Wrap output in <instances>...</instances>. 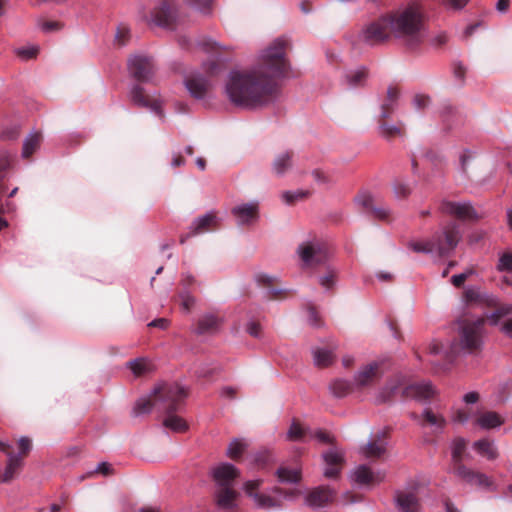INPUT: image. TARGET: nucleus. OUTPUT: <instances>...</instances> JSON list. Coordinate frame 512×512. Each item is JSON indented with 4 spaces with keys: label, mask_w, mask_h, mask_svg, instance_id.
Returning <instances> with one entry per match:
<instances>
[{
    "label": "nucleus",
    "mask_w": 512,
    "mask_h": 512,
    "mask_svg": "<svg viewBox=\"0 0 512 512\" xmlns=\"http://www.w3.org/2000/svg\"><path fill=\"white\" fill-rule=\"evenodd\" d=\"M329 388L335 397L342 398L352 392L353 384L347 380L336 379L330 383Z\"/></svg>",
    "instance_id": "c9c22d12"
},
{
    "label": "nucleus",
    "mask_w": 512,
    "mask_h": 512,
    "mask_svg": "<svg viewBox=\"0 0 512 512\" xmlns=\"http://www.w3.org/2000/svg\"><path fill=\"white\" fill-rule=\"evenodd\" d=\"M187 4L197 7L203 12L210 11L212 0H184Z\"/></svg>",
    "instance_id": "bf43d9fd"
},
{
    "label": "nucleus",
    "mask_w": 512,
    "mask_h": 512,
    "mask_svg": "<svg viewBox=\"0 0 512 512\" xmlns=\"http://www.w3.org/2000/svg\"><path fill=\"white\" fill-rule=\"evenodd\" d=\"M483 324V319H478L476 321H465L462 324L461 343L451 344L449 350L445 352L447 364H450L453 361L460 348H464L469 352H474L480 348Z\"/></svg>",
    "instance_id": "39448f33"
},
{
    "label": "nucleus",
    "mask_w": 512,
    "mask_h": 512,
    "mask_svg": "<svg viewBox=\"0 0 512 512\" xmlns=\"http://www.w3.org/2000/svg\"><path fill=\"white\" fill-rule=\"evenodd\" d=\"M364 41L378 45L391 38L400 40L408 49L415 50L426 39L425 15L420 1L391 11L369 23L363 31Z\"/></svg>",
    "instance_id": "f03ea898"
},
{
    "label": "nucleus",
    "mask_w": 512,
    "mask_h": 512,
    "mask_svg": "<svg viewBox=\"0 0 512 512\" xmlns=\"http://www.w3.org/2000/svg\"><path fill=\"white\" fill-rule=\"evenodd\" d=\"M246 444L242 441L235 439L233 440L227 449V456L232 460H238L243 452L245 451Z\"/></svg>",
    "instance_id": "49530a36"
},
{
    "label": "nucleus",
    "mask_w": 512,
    "mask_h": 512,
    "mask_svg": "<svg viewBox=\"0 0 512 512\" xmlns=\"http://www.w3.org/2000/svg\"><path fill=\"white\" fill-rule=\"evenodd\" d=\"M218 228V219L214 213H208L204 216L197 218L190 226L188 233L180 236V243L184 244L190 237L203 234Z\"/></svg>",
    "instance_id": "4468645a"
},
{
    "label": "nucleus",
    "mask_w": 512,
    "mask_h": 512,
    "mask_svg": "<svg viewBox=\"0 0 512 512\" xmlns=\"http://www.w3.org/2000/svg\"><path fill=\"white\" fill-rule=\"evenodd\" d=\"M128 70L137 81L150 82L155 73V65L151 57L135 54L128 59Z\"/></svg>",
    "instance_id": "0eeeda50"
},
{
    "label": "nucleus",
    "mask_w": 512,
    "mask_h": 512,
    "mask_svg": "<svg viewBox=\"0 0 512 512\" xmlns=\"http://www.w3.org/2000/svg\"><path fill=\"white\" fill-rule=\"evenodd\" d=\"M132 373L137 376H143L152 370V364L148 359L138 358L127 363Z\"/></svg>",
    "instance_id": "e433bc0d"
},
{
    "label": "nucleus",
    "mask_w": 512,
    "mask_h": 512,
    "mask_svg": "<svg viewBox=\"0 0 512 512\" xmlns=\"http://www.w3.org/2000/svg\"><path fill=\"white\" fill-rule=\"evenodd\" d=\"M452 472L457 478L468 485L486 488L493 491L496 489L494 481L490 477L482 472L467 467L465 464H458L456 469Z\"/></svg>",
    "instance_id": "1a4fd4ad"
},
{
    "label": "nucleus",
    "mask_w": 512,
    "mask_h": 512,
    "mask_svg": "<svg viewBox=\"0 0 512 512\" xmlns=\"http://www.w3.org/2000/svg\"><path fill=\"white\" fill-rule=\"evenodd\" d=\"M383 374L381 364L372 362L365 365L355 376V384L359 388H364L374 384Z\"/></svg>",
    "instance_id": "dca6fc26"
},
{
    "label": "nucleus",
    "mask_w": 512,
    "mask_h": 512,
    "mask_svg": "<svg viewBox=\"0 0 512 512\" xmlns=\"http://www.w3.org/2000/svg\"><path fill=\"white\" fill-rule=\"evenodd\" d=\"M254 500L260 508L270 509L278 506V501L271 496L255 493Z\"/></svg>",
    "instance_id": "de8ad7c7"
},
{
    "label": "nucleus",
    "mask_w": 512,
    "mask_h": 512,
    "mask_svg": "<svg viewBox=\"0 0 512 512\" xmlns=\"http://www.w3.org/2000/svg\"><path fill=\"white\" fill-rule=\"evenodd\" d=\"M431 103V98L426 94H416L413 98V104L416 109L423 110Z\"/></svg>",
    "instance_id": "603ef678"
},
{
    "label": "nucleus",
    "mask_w": 512,
    "mask_h": 512,
    "mask_svg": "<svg viewBox=\"0 0 512 512\" xmlns=\"http://www.w3.org/2000/svg\"><path fill=\"white\" fill-rule=\"evenodd\" d=\"M367 77V70L360 68L355 71H350L346 75V80L351 87H357L363 84Z\"/></svg>",
    "instance_id": "c03bdc74"
},
{
    "label": "nucleus",
    "mask_w": 512,
    "mask_h": 512,
    "mask_svg": "<svg viewBox=\"0 0 512 512\" xmlns=\"http://www.w3.org/2000/svg\"><path fill=\"white\" fill-rule=\"evenodd\" d=\"M408 247L417 253H432L437 252L434 238L423 240V241H411L408 243Z\"/></svg>",
    "instance_id": "79ce46f5"
},
{
    "label": "nucleus",
    "mask_w": 512,
    "mask_h": 512,
    "mask_svg": "<svg viewBox=\"0 0 512 512\" xmlns=\"http://www.w3.org/2000/svg\"><path fill=\"white\" fill-rule=\"evenodd\" d=\"M399 394L403 399L411 398L418 401H426L434 396L435 390L430 382L407 384L404 377L396 376L389 380L386 386L380 391L378 401L380 403L390 402Z\"/></svg>",
    "instance_id": "20e7f679"
},
{
    "label": "nucleus",
    "mask_w": 512,
    "mask_h": 512,
    "mask_svg": "<svg viewBox=\"0 0 512 512\" xmlns=\"http://www.w3.org/2000/svg\"><path fill=\"white\" fill-rule=\"evenodd\" d=\"M504 423V419L500 414L494 411H485L479 413L476 418V424L482 429H493L501 426Z\"/></svg>",
    "instance_id": "7c9ffc66"
},
{
    "label": "nucleus",
    "mask_w": 512,
    "mask_h": 512,
    "mask_svg": "<svg viewBox=\"0 0 512 512\" xmlns=\"http://www.w3.org/2000/svg\"><path fill=\"white\" fill-rule=\"evenodd\" d=\"M389 431L384 430L375 435L374 439L362 448V452L367 458H379L386 452V438Z\"/></svg>",
    "instance_id": "412c9836"
},
{
    "label": "nucleus",
    "mask_w": 512,
    "mask_h": 512,
    "mask_svg": "<svg viewBox=\"0 0 512 512\" xmlns=\"http://www.w3.org/2000/svg\"><path fill=\"white\" fill-rule=\"evenodd\" d=\"M129 98L133 105L149 109L156 114H161V103L157 97L148 94L140 84H134L129 92Z\"/></svg>",
    "instance_id": "9d476101"
},
{
    "label": "nucleus",
    "mask_w": 512,
    "mask_h": 512,
    "mask_svg": "<svg viewBox=\"0 0 512 512\" xmlns=\"http://www.w3.org/2000/svg\"><path fill=\"white\" fill-rule=\"evenodd\" d=\"M157 401L162 403V411L166 413L163 421L164 427L171 429L174 432H185L188 429L186 421L180 416L176 415L187 396L183 387L178 384L163 383L157 389Z\"/></svg>",
    "instance_id": "7ed1b4c3"
},
{
    "label": "nucleus",
    "mask_w": 512,
    "mask_h": 512,
    "mask_svg": "<svg viewBox=\"0 0 512 512\" xmlns=\"http://www.w3.org/2000/svg\"><path fill=\"white\" fill-rule=\"evenodd\" d=\"M355 203L363 210L370 213L374 218L388 221L390 219V210L384 206H377L376 199L367 191L360 192L355 197Z\"/></svg>",
    "instance_id": "f8f14e48"
},
{
    "label": "nucleus",
    "mask_w": 512,
    "mask_h": 512,
    "mask_svg": "<svg viewBox=\"0 0 512 512\" xmlns=\"http://www.w3.org/2000/svg\"><path fill=\"white\" fill-rule=\"evenodd\" d=\"M114 473V470L112 468V465L108 462H102L98 465L97 469L92 472L90 475H94V474H102L104 476H109V475H112Z\"/></svg>",
    "instance_id": "680f3d73"
},
{
    "label": "nucleus",
    "mask_w": 512,
    "mask_h": 512,
    "mask_svg": "<svg viewBox=\"0 0 512 512\" xmlns=\"http://www.w3.org/2000/svg\"><path fill=\"white\" fill-rule=\"evenodd\" d=\"M499 271H512V253H504L497 265Z\"/></svg>",
    "instance_id": "864d4df0"
},
{
    "label": "nucleus",
    "mask_w": 512,
    "mask_h": 512,
    "mask_svg": "<svg viewBox=\"0 0 512 512\" xmlns=\"http://www.w3.org/2000/svg\"><path fill=\"white\" fill-rule=\"evenodd\" d=\"M18 447L20 450V454L18 456H20L23 459L28 455L32 448L31 440L28 437L20 438V440L18 441Z\"/></svg>",
    "instance_id": "13d9d810"
},
{
    "label": "nucleus",
    "mask_w": 512,
    "mask_h": 512,
    "mask_svg": "<svg viewBox=\"0 0 512 512\" xmlns=\"http://www.w3.org/2000/svg\"><path fill=\"white\" fill-rule=\"evenodd\" d=\"M231 213L237 219L239 225L249 224L258 218V204L246 203L238 205L232 208Z\"/></svg>",
    "instance_id": "4be33fe9"
},
{
    "label": "nucleus",
    "mask_w": 512,
    "mask_h": 512,
    "mask_svg": "<svg viewBox=\"0 0 512 512\" xmlns=\"http://www.w3.org/2000/svg\"><path fill=\"white\" fill-rule=\"evenodd\" d=\"M466 450L465 439L458 437L454 439L452 444V471L456 469L457 465H464L463 455Z\"/></svg>",
    "instance_id": "72a5a7b5"
},
{
    "label": "nucleus",
    "mask_w": 512,
    "mask_h": 512,
    "mask_svg": "<svg viewBox=\"0 0 512 512\" xmlns=\"http://www.w3.org/2000/svg\"><path fill=\"white\" fill-rule=\"evenodd\" d=\"M473 273V270H468L464 273H461V274H457V275H453L452 278H451V282L452 284L457 287V288H460L463 286V284L465 283V281L467 280V278L472 275Z\"/></svg>",
    "instance_id": "052dcab7"
},
{
    "label": "nucleus",
    "mask_w": 512,
    "mask_h": 512,
    "mask_svg": "<svg viewBox=\"0 0 512 512\" xmlns=\"http://www.w3.org/2000/svg\"><path fill=\"white\" fill-rule=\"evenodd\" d=\"M255 463L259 467L266 466L270 461V454L267 451L260 452L255 456Z\"/></svg>",
    "instance_id": "338daca9"
},
{
    "label": "nucleus",
    "mask_w": 512,
    "mask_h": 512,
    "mask_svg": "<svg viewBox=\"0 0 512 512\" xmlns=\"http://www.w3.org/2000/svg\"><path fill=\"white\" fill-rule=\"evenodd\" d=\"M335 492L327 486H320L311 490L306 496V503L314 508L324 507L334 499Z\"/></svg>",
    "instance_id": "6ab92c4d"
},
{
    "label": "nucleus",
    "mask_w": 512,
    "mask_h": 512,
    "mask_svg": "<svg viewBox=\"0 0 512 512\" xmlns=\"http://www.w3.org/2000/svg\"><path fill=\"white\" fill-rule=\"evenodd\" d=\"M203 68L206 74L210 77L215 76L220 73L222 70V66L219 61L212 60L204 63Z\"/></svg>",
    "instance_id": "3c124183"
},
{
    "label": "nucleus",
    "mask_w": 512,
    "mask_h": 512,
    "mask_svg": "<svg viewBox=\"0 0 512 512\" xmlns=\"http://www.w3.org/2000/svg\"><path fill=\"white\" fill-rule=\"evenodd\" d=\"M433 238L438 255L440 257L448 256L461 239L459 225L455 222L448 223L441 232L435 233Z\"/></svg>",
    "instance_id": "423d86ee"
},
{
    "label": "nucleus",
    "mask_w": 512,
    "mask_h": 512,
    "mask_svg": "<svg viewBox=\"0 0 512 512\" xmlns=\"http://www.w3.org/2000/svg\"><path fill=\"white\" fill-rule=\"evenodd\" d=\"M310 430L301 425L297 419H293L287 432V439L290 441H302Z\"/></svg>",
    "instance_id": "4c0bfd02"
},
{
    "label": "nucleus",
    "mask_w": 512,
    "mask_h": 512,
    "mask_svg": "<svg viewBox=\"0 0 512 512\" xmlns=\"http://www.w3.org/2000/svg\"><path fill=\"white\" fill-rule=\"evenodd\" d=\"M474 449L480 455L486 457L489 460H494L498 457V452L495 446L488 439H480L473 444Z\"/></svg>",
    "instance_id": "473e14b6"
},
{
    "label": "nucleus",
    "mask_w": 512,
    "mask_h": 512,
    "mask_svg": "<svg viewBox=\"0 0 512 512\" xmlns=\"http://www.w3.org/2000/svg\"><path fill=\"white\" fill-rule=\"evenodd\" d=\"M42 142V135L39 132H35L27 137L23 144L22 157L30 158L31 155L39 148Z\"/></svg>",
    "instance_id": "f704fd0d"
},
{
    "label": "nucleus",
    "mask_w": 512,
    "mask_h": 512,
    "mask_svg": "<svg viewBox=\"0 0 512 512\" xmlns=\"http://www.w3.org/2000/svg\"><path fill=\"white\" fill-rule=\"evenodd\" d=\"M38 51V47L35 46L20 48L17 50V55L24 60H29L35 58L38 54Z\"/></svg>",
    "instance_id": "6e6d98bb"
},
{
    "label": "nucleus",
    "mask_w": 512,
    "mask_h": 512,
    "mask_svg": "<svg viewBox=\"0 0 512 512\" xmlns=\"http://www.w3.org/2000/svg\"><path fill=\"white\" fill-rule=\"evenodd\" d=\"M295 153L291 149L278 152L271 163L273 174L278 177L285 175L293 167Z\"/></svg>",
    "instance_id": "a211bd4d"
},
{
    "label": "nucleus",
    "mask_w": 512,
    "mask_h": 512,
    "mask_svg": "<svg viewBox=\"0 0 512 512\" xmlns=\"http://www.w3.org/2000/svg\"><path fill=\"white\" fill-rule=\"evenodd\" d=\"M236 492L231 486L221 487L217 493V505L221 508H230L233 505Z\"/></svg>",
    "instance_id": "58836bf2"
},
{
    "label": "nucleus",
    "mask_w": 512,
    "mask_h": 512,
    "mask_svg": "<svg viewBox=\"0 0 512 512\" xmlns=\"http://www.w3.org/2000/svg\"><path fill=\"white\" fill-rule=\"evenodd\" d=\"M261 483H262L261 480L247 481L245 483V491H246V493H248L250 496H252L254 498V494L257 493L256 490L259 488Z\"/></svg>",
    "instance_id": "69168bd1"
},
{
    "label": "nucleus",
    "mask_w": 512,
    "mask_h": 512,
    "mask_svg": "<svg viewBox=\"0 0 512 512\" xmlns=\"http://www.w3.org/2000/svg\"><path fill=\"white\" fill-rule=\"evenodd\" d=\"M8 457V463L1 477V481L4 483H8L14 479L23 466V460L20 456L12 453L11 455H8Z\"/></svg>",
    "instance_id": "2f4dec72"
},
{
    "label": "nucleus",
    "mask_w": 512,
    "mask_h": 512,
    "mask_svg": "<svg viewBox=\"0 0 512 512\" xmlns=\"http://www.w3.org/2000/svg\"><path fill=\"white\" fill-rule=\"evenodd\" d=\"M310 195L309 191L297 190L295 192L285 191L282 193L283 201L288 205H293L297 201L304 200Z\"/></svg>",
    "instance_id": "a18cd8bd"
},
{
    "label": "nucleus",
    "mask_w": 512,
    "mask_h": 512,
    "mask_svg": "<svg viewBox=\"0 0 512 512\" xmlns=\"http://www.w3.org/2000/svg\"><path fill=\"white\" fill-rule=\"evenodd\" d=\"M385 474L382 472L374 473L367 466H359L355 471V481L359 484L373 485L383 481Z\"/></svg>",
    "instance_id": "c756f323"
},
{
    "label": "nucleus",
    "mask_w": 512,
    "mask_h": 512,
    "mask_svg": "<svg viewBox=\"0 0 512 512\" xmlns=\"http://www.w3.org/2000/svg\"><path fill=\"white\" fill-rule=\"evenodd\" d=\"M201 49H203L205 52L208 53H215L218 55H221L223 53H226L230 51V48L227 46H222L218 42L212 40L211 38H203L199 41V44Z\"/></svg>",
    "instance_id": "a19ab883"
},
{
    "label": "nucleus",
    "mask_w": 512,
    "mask_h": 512,
    "mask_svg": "<svg viewBox=\"0 0 512 512\" xmlns=\"http://www.w3.org/2000/svg\"><path fill=\"white\" fill-rule=\"evenodd\" d=\"M159 388V386H157L152 395L149 396L148 398H142V399H139L133 410H132V414L133 416L137 417V416H140V415H143V414H147L151 411V409L153 407H157L159 410L162 411V403L161 401H157L156 402V398H157V389Z\"/></svg>",
    "instance_id": "c85d7f7f"
},
{
    "label": "nucleus",
    "mask_w": 512,
    "mask_h": 512,
    "mask_svg": "<svg viewBox=\"0 0 512 512\" xmlns=\"http://www.w3.org/2000/svg\"><path fill=\"white\" fill-rule=\"evenodd\" d=\"M287 45L286 40L277 39L261 53L255 66L229 73L225 93L232 104L253 109L265 106L277 97V80L289 70Z\"/></svg>",
    "instance_id": "f257e3e1"
},
{
    "label": "nucleus",
    "mask_w": 512,
    "mask_h": 512,
    "mask_svg": "<svg viewBox=\"0 0 512 512\" xmlns=\"http://www.w3.org/2000/svg\"><path fill=\"white\" fill-rule=\"evenodd\" d=\"M440 210L460 220H477L479 215L469 202L443 201Z\"/></svg>",
    "instance_id": "ddd939ff"
},
{
    "label": "nucleus",
    "mask_w": 512,
    "mask_h": 512,
    "mask_svg": "<svg viewBox=\"0 0 512 512\" xmlns=\"http://www.w3.org/2000/svg\"><path fill=\"white\" fill-rule=\"evenodd\" d=\"M129 39H130V30L125 26L118 27L116 35H115V42L119 46H124L128 43Z\"/></svg>",
    "instance_id": "8fccbe9b"
},
{
    "label": "nucleus",
    "mask_w": 512,
    "mask_h": 512,
    "mask_svg": "<svg viewBox=\"0 0 512 512\" xmlns=\"http://www.w3.org/2000/svg\"><path fill=\"white\" fill-rule=\"evenodd\" d=\"M178 297L182 308L186 312H190L196 303V298L188 290L180 291Z\"/></svg>",
    "instance_id": "09e8293b"
},
{
    "label": "nucleus",
    "mask_w": 512,
    "mask_h": 512,
    "mask_svg": "<svg viewBox=\"0 0 512 512\" xmlns=\"http://www.w3.org/2000/svg\"><path fill=\"white\" fill-rule=\"evenodd\" d=\"M395 502L401 512H418L420 508L418 498L410 492H397Z\"/></svg>",
    "instance_id": "a878e982"
},
{
    "label": "nucleus",
    "mask_w": 512,
    "mask_h": 512,
    "mask_svg": "<svg viewBox=\"0 0 512 512\" xmlns=\"http://www.w3.org/2000/svg\"><path fill=\"white\" fill-rule=\"evenodd\" d=\"M336 279V274L333 271H329L325 276L320 278V284L326 288L330 289L333 287Z\"/></svg>",
    "instance_id": "e2e57ef3"
},
{
    "label": "nucleus",
    "mask_w": 512,
    "mask_h": 512,
    "mask_svg": "<svg viewBox=\"0 0 512 512\" xmlns=\"http://www.w3.org/2000/svg\"><path fill=\"white\" fill-rule=\"evenodd\" d=\"M41 27L45 32H53L61 30L63 24L59 21H44Z\"/></svg>",
    "instance_id": "0e129e2a"
},
{
    "label": "nucleus",
    "mask_w": 512,
    "mask_h": 512,
    "mask_svg": "<svg viewBox=\"0 0 512 512\" xmlns=\"http://www.w3.org/2000/svg\"><path fill=\"white\" fill-rule=\"evenodd\" d=\"M324 462L327 466L325 469L324 475L327 478H336L344 464V454L333 448L323 454Z\"/></svg>",
    "instance_id": "f3484780"
},
{
    "label": "nucleus",
    "mask_w": 512,
    "mask_h": 512,
    "mask_svg": "<svg viewBox=\"0 0 512 512\" xmlns=\"http://www.w3.org/2000/svg\"><path fill=\"white\" fill-rule=\"evenodd\" d=\"M238 476V469L229 463L220 464L213 470V477L221 487L231 486Z\"/></svg>",
    "instance_id": "aec40b11"
},
{
    "label": "nucleus",
    "mask_w": 512,
    "mask_h": 512,
    "mask_svg": "<svg viewBox=\"0 0 512 512\" xmlns=\"http://www.w3.org/2000/svg\"><path fill=\"white\" fill-rule=\"evenodd\" d=\"M184 83L191 96L196 99L203 98L209 89V81L200 74L188 76Z\"/></svg>",
    "instance_id": "5701e85b"
},
{
    "label": "nucleus",
    "mask_w": 512,
    "mask_h": 512,
    "mask_svg": "<svg viewBox=\"0 0 512 512\" xmlns=\"http://www.w3.org/2000/svg\"><path fill=\"white\" fill-rule=\"evenodd\" d=\"M446 419L441 415L433 412L431 408H426L422 413V421L420 425L433 427V433L438 434L443 431L446 426Z\"/></svg>",
    "instance_id": "bb28decb"
},
{
    "label": "nucleus",
    "mask_w": 512,
    "mask_h": 512,
    "mask_svg": "<svg viewBox=\"0 0 512 512\" xmlns=\"http://www.w3.org/2000/svg\"><path fill=\"white\" fill-rule=\"evenodd\" d=\"M313 356L316 366L321 368L331 365L335 359L332 351L323 348H316L313 351Z\"/></svg>",
    "instance_id": "ea45409f"
},
{
    "label": "nucleus",
    "mask_w": 512,
    "mask_h": 512,
    "mask_svg": "<svg viewBox=\"0 0 512 512\" xmlns=\"http://www.w3.org/2000/svg\"><path fill=\"white\" fill-rule=\"evenodd\" d=\"M277 476L281 482L297 483L301 480V472L298 469L280 467Z\"/></svg>",
    "instance_id": "37998d69"
},
{
    "label": "nucleus",
    "mask_w": 512,
    "mask_h": 512,
    "mask_svg": "<svg viewBox=\"0 0 512 512\" xmlns=\"http://www.w3.org/2000/svg\"><path fill=\"white\" fill-rule=\"evenodd\" d=\"M311 437L317 439L318 441H320L321 443H325V444H334V437L331 436L328 432L324 431V430H317L315 431L314 433H312L310 431V434H309Z\"/></svg>",
    "instance_id": "5fc2aeb1"
},
{
    "label": "nucleus",
    "mask_w": 512,
    "mask_h": 512,
    "mask_svg": "<svg viewBox=\"0 0 512 512\" xmlns=\"http://www.w3.org/2000/svg\"><path fill=\"white\" fill-rule=\"evenodd\" d=\"M222 324V318L216 314L208 313L199 318L195 333L198 335L213 334Z\"/></svg>",
    "instance_id": "b1692460"
},
{
    "label": "nucleus",
    "mask_w": 512,
    "mask_h": 512,
    "mask_svg": "<svg viewBox=\"0 0 512 512\" xmlns=\"http://www.w3.org/2000/svg\"><path fill=\"white\" fill-rule=\"evenodd\" d=\"M256 282L259 286L266 289L267 297L271 300L285 299L289 291L279 286L277 278L271 277L266 274H257Z\"/></svg>",
    "instance_id": "2eb2a0df"
},
{
    "label": "nucleus",
    "mask_w": 512,
    "mask_h": 512,
    "mask_svg": "<svg viewBox=\"0 0 512 512\" xmlns=\"http://www.w3.org/2000/svg\"><path fill=\"white\" fill-rule=\"evenodd\" d=\"M176 3L174 0H161L152 12V21L162 27H171L176 19Z\"/></svg>",
    "instance_id": "9b49d317"
},
{
    "label": "nucleus",
    "mask_w": 512,
    "mask_h": 512,
    "mask_svg": "<svg viewBox=\"0 0 512 512\" xmlns=\"http://www.w3.org/2000/svg\"><path fill=\"white\" fill-rule=\"evenodd\" d=\"M400 91L396 87H389L383 103L381 104V112L378 119L390 118L398 106Z\"/></svg>",
    "instance_id": "393cba45"
},
{
    "label": "nucleus",
    "mask_w": 512,
    "mask_h": 512,
    "mask_svg": "<svg viewBox=\"0 0 512 512\" xmlns=\"http://www.w3.org/2000/svg\"><path fill=\"white\" fill-rule=\"evenodd\" d=\"M298 254L306 265H316L327 258V248L320 240L307 241L299 245Z\"/></svg>",
    "instance_id": "6e6552de"
},
{
    "label": "nucleus",
    "mask_w": 512,
    "mask_h": 512,
    "mask_svg": "<svg viewBox=\"0 0 512 512\" xmlns=\"http://www.w3.org/2000/svg\"><path fill=\"white\" fill-rule=\"evenodd\" d=\"M469 0H444L446 6L453 10H461L463 9Z\"/></svg>",
    "instance_id": "774afa93"
},
{
    "label": "nucleus",
    "mask_w": 512,
    "mask_h": 512,
    "mask_svg": "<svg viewBox=\"0 0 512 512\" xmlns=\"http://www.w3.org/2000/svg\"><path fill=\"white\" fill-rule=\"evenodd\" d=\"M473 157L474 156L472 152L469 150L463 151V153L460 155V169L463 174L466 175L468 173V166L469 163L473 160Z\"/></svg>",
    "instance_id": "4d7b16f0"
},
{
    "label": "nucleus",
    "mask_w": 512,
    "mask_h": 512,
    "mask_svg": "<svg viewBox=\"0 0 512 512\" xmlns=\"http://www.w3.org/2000/svg\"><path fill=\"white\" fill-rule=\"evenodd\" d=\"M388 119L389 118L378 119L380 135L387 140H392L396 137L405 136L406 130L404 124L402 122H399L398 124L395 125L390 124L388 122Z\"/></svg>",
    "instance_id": "cd10ccee"
}]
</instances>
